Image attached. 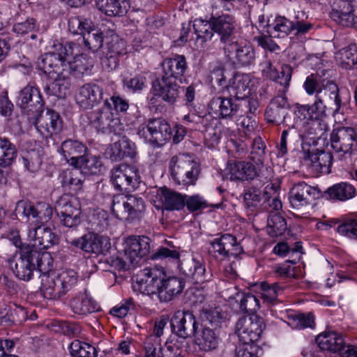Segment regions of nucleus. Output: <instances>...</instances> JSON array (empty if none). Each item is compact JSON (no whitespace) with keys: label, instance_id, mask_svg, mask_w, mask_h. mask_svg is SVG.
Segmentation results:
<instances>
[{"label":"nucleus","instance_id":"31","mask_svg":"<svg viewBox=\"0 0 357 357\" xmlns=\"http://www.w3.org/2000/svg\"><path fill=\"white\" fill-rule=\"evenodd\" d=\"M194 335L195 344L204 351L215 349L220 340L218 330L207 326L206 323L202 325L201 331L197 330Z\"/></svg>","mask_w":357,"mask_h":357},{"label":"nucleus","instance_id":"49","mask_svg":"<svg viewBox=\"0 0 357 357\" xmlns=\"http://www.w3.org/2000/svg\"><path fill=\"white\" fill-rule=\"evenodd\" d=\"M338 59L342 68H357V45L351 44L342 49L338 53Z\"/></svg>","mask_w":357,"mask_h":357},{"label":"nucleus","instance_id":"36","mask_svg":"<svg viewBox=\"0 0 357 357\" xmlns=\"http://www.w3.org/2000/svg\"><path fill=\"white\" fill-rule=\"evenodd\" d=\"M316 342L323 351L339 352L344 344L341 335L335 331L324 332L316 337Z\"/></svg>","mask_w":357,"mask_h":357},{"label":"nucleus","instance_id":"17","mask_svg":"<svg viewBox=\"0 0 357 357\" xmlns=\"http://www.w3.org/2000/svg\"><path fill=\"white\" fill-rule=\"evenodd\" d=\"M171 327L173 333L185 340L195 334L198 322L191 312L178 310L171 319Z\"/></svg>","mask_w":357,"mask_h":357},{"label":"nucleus","instance_id":"37","mask_svg":"<svg viewBox=\"0 0 357 357\" xmlns=\"http://www.w3.org/2000/svg\"><path fill=\"white\" fill-rule=\"evenodd\" d=\"M95 6L108 16H123L128 8L127 0H95Z\"/></svg>","mask_w":357,"mask_h":357},{"label":"nucleus","instance_id":"52","mask_svg":"<svg viewBox=\"0 0 357 357\" xmlns=\"http://www.w3.org/2000/svg\"><path fill=\"white\" fill-rule=\"evenodd\" d=\"M209 79L211 86L219 91H223L228 86L225 68L221 66H217L213 68L209 75Z\"/></svg>","mask_w":357,"mask_h":357},{"label":"nucleus","instance_id":"15","mask_svg":"<svg viewBox=\"0 0 357 357\" xmlns=\"http://www.w3.org/2000/svg\"><path fill=\"white\" fill-rule=\"evenodd\" d=\"M139 178L138 170L132 165L122 163L111 170V181L115 188L120 191L135 189Z\"/></svg>","mask_w":357,"mask_h":357},{"label":"nucleus","instance_id":"10","mask_svg":"<svg viewBox=\"0 0 357 357\" xmlns=\"http://www.w3.org/2000/svg\"><path fill=\"white\" fill-rule=\"evenodd\" d=\"M166 277L164 270L158 267L146 268L136 275V282L139 291L149 296L158 297L162 281Z\"/></svg>","mask_w":357,"mask_h":357},{"label":"nucleus","instance_id":"40","mask_svg":"<svg viewBox=\"0 0 357 357\" xmlns=\"http://www.w3.org/2000/svg\"><path fill=\"white\" fill-rule=\"evenodd\" d=\"M163 207L167 211L181 210L185 206V196L166 187L160 189Z\"/></svg>","mask_w":357,"mask_h":357},{"label":"nucleus","instance_id":"9","mask_svg":"<svg viewBox=\"0 0 357 357\" xmlns=\"http://www.w3.org/2000/svg\"><path fill=\"white\" fill-rule=\"evenodd\" d=\"M144 199L134 195H119L114 197L112 212L120 220L139 219L145 212Z\"/></svg>","mask_w":357,"mask_h":357},{"label":"nucleus","instance_id":"34","mask_svg":"<svg viewBox=\"0 0 357 357\" xmlns=\"http://www.w3.org/2000/svg\"><path fill=\"white\" fill-rule=\"evenodd\" d=\"M250 78L248 75L235 74L227 87L229 96L237 100H245L250 94Z\"/></svg>","mask_w":357,"mask_h":357},{"label":"nucleus","instance_id":"25","mask_svg":"<svg viewBox=\"0 0 357 357\" xmlns=\"http://www.w3.org/2000/svg\"><path fill=\"white\" fill-rule=\"evenodd\" d=\"M31 118L35 119V126L43 135L56 134L61 130L62 120L59 114L53 110L48 109L45 114L43 111L40 114H33Z\"/></svg>","mask_w":357,"mask_h":357},{"label":"nucleus","instance_id":"19","mask_svg":"<svg viewBox=\"0 0 357 357\" xmlns=\"http://www.w3.org/2000/svg\"><path fill=\"white\" fill-rule=\"evenodd\" d=\"M28 239L33 246L37 250L41 252L42 250L47 249L55 245L59 241L58 236L52 231V229L44 225L30 224L27 234Z\"/></svg>","mask_w":357,"mask_h":357},{"label":"nucleus","instance_id":"47","mask_svg":"<svg viewBox=\"0 0 357 357\" xmlns=\"http://www.w3.org/2000/svg\"><path fill=\"white\" fill-rule=\"evenodd\" d=\"M287 230V222L285 218L279 213H271L268 217L266 231L271 237L281 236Z\"/></svg>","mask_w":357,"mask_h":357},{"label":"nucleus","instance_id":"56","mask_svg":"<svg viewBox=\"0 0 357 357\" xmlns=\"http://www.w3.org/2000/svg\"><path fill=\"white\" fill-rule=\"evenodd\" d=\"M262 195L261 190L255 187L245 190L243 193L245 206L252 209L257 208L262 199Z\"/></svg>","mask_w":357,"mask_h":357},{"label":"nucleus","instance_id":"62","mask_svg":"<svg viewBox=\"0 0 357 357\" xmlns=\"http://www.w3.org/2000/svg\"><path fill=\"white\" fill-rule=\"evenodd\" d=\"M337 231L350 238H357V220H349L340 225L337 229Z\"/></svg>","mask_w":357,"mask_h":357},{"label":"nucleus","instance_id":"57","mask_svg":"<svg viewBox=\"0 0 357 357\" xmlns=\"http://www.w3.org/2000/svg\"><path fill=\"white\" fill-rule=\"evenodd\" d=\"M15 211L17 215L24 217L28 220H36V204L34 205L27 200H20L16 204Z\"/></svg>","mask_w":357,"mask_h":357},{"label":"nucleus","instance_id":"50","mask_svg":"<svg viewBox=\"0 0 357 357\" xmlns=\"http://www.w3.org/2000/svg\"><path fill=\"white\" fill-rule=\"evenodd\" d=\"M114 121L112 119V112L109 107H103L95 114L93 124L98 132H105L110 130L111 123Z\"/></svg>","mask_w":357,"mask_h":357},{"label":"nucleus","instance_id":"60","mask_svg":"<svg viewBox=\"0 0 357 357\" xmlns=\"http://www.w3.org/2000/svg\"><path fill=\"white\" fill-rule=\"evenodd\" d=\"M52 215V208L45 202L36 204V225H44L48 222Z\"/></svg>","mask_w":357,"mask_h":357},{"label":"nucleus","instance_id":"38","mask_svg":"<svg viewBox=\"0 0 357 357\" xmlns=\"http://www.w3.org/2000/svg\"><path fill=\"white\" fill-rule=\"evenodd\" d=\"M294 31V22L284 17H277L267 24V32L274 38H284Z\"/></svg>","mask_w":357,"mask_h":357},{"label":"nucleus","instance_id":"39","mask_svg":"<svg viewBox=\"0 0 357 357\" xmlns=\"http://www.w3.org/2000/svg\"><path fill=\"white\" fill-rule=\"evenodd\" d=\"M265 116L268 122L276 124L283 123L289 128L288 129H294V124L296 123V119L294 116V114L288 115L287 112L278 108L275 105H268L265 112Z\"/></svg>","mask_w":357,"mask_h":357},{"label":"nucleus","instance_id":"29","mask_svg":"<svg viewBox=\"0 0 357 357\" xmlns=\"http://www.w3.org/2000/svg\"><path fill=\"white\" fill-rule=\"evenodd\" d=\"M180 268L183 275L193 283H203L210 278L209 273L206 272L205 264L199 260L193 259L182 262Z\"/></svg>","mask_w":357,"mask_h":357},{"label":"nucleus","instance_id":"41","mask_svg":"<svg viewBox=\"0 0 357 357\" xmlns=\"http://www.w3.org/2000/svg\"><path fill=\"white\" fill-rule=\"evenodd\" d=\"M325 194L331 199L345 201L355 196L356 188L349 183L341 182L328 188Z\"/></svg>","mask_w":357,"mask_h":357},{"label":"nucleus","instance_id":"24","mask_svg":"<svg viewBox=\"0 0 357 357\" xmlns=\"http://www.w3.org/2000/svg\"><path fill=\"white\" fill-rule=\"evenodd\" d=\"M105 155L112 161H121L124 158L133 159L137 155L135 144L126 137L109 144L105 150Z\"/></svg>","mask_w":357,"mask_h":357},{"label":"nucleus","instance_id":"2","mask_svg":"<svg viewBox=\"0 0 357 357\" xmlns=\"http://www.w3.org/2000/svg\"><path fill=\"white\" fill-rule=\"evenodd\" d=\"M73 43H54L52 52L44 54L38 58L37 65L39 69L53 79L47 85L45 91H54L56 93L66 90L68 82L67 79L68 69H63L66 65V59L73 54Z\"/></svg>","mask_w":357,"mask_h":357},{"label":"nucleus","instance_id":"51","mask_svg":"<svg viewBox=\"0 0 357 357\" xmlns=\"http://www.w3.org/2000/svg\"><path fill=\"white\" fill-rule=\"evenodd\" d=\"M108 226V213L101 208L94 209L91 216V233H100L107 229Z\"/></svg>","mask_w":357,"mask_h":357},{"label":"nucleus","instance_id":"45","mask_svg":"<svg viewBox=\"0 0 357 357\" xmlns=\"http://www.w3.org/2000/svg\"><path fill=\"white\" fill-rule=\"evenodd\" d=\"M353 7L333 6L331 13V18L344 26H351L355 24Z\"/></svg>","mask_w":357,"mask_h":357},{"label":"nucleus","instance_id":"43","mask_svg":"<svg viewBox=\"0 0 357 357\" xmlns=\"http://www.w3.org/2000/svg\"><path fill=\"white\" fill-rule=\"evenodd\" d=\"M193 28L197 36V43H199L202 47H204L206 43L212 39L214 35L211 17L208 21L201 19L194 21Z\"/></svg>","mask_w":357,"mask_h":357},{"label":"nucleus","instance_id":"5","mask_svg":"<svg viewBox=\"0 0 357 357\" xmlns=\"http://www.w3.org/2000/svg\"><path fill=\"white\" fill-rule=\"evenodd\" d=\"M42 274L41 291L48 299H58L64 296L77 281V273L72 269Z\"/></svg>","mask_w":357,"mask_h":357},{"label":"nucleus","instance_id":"28","mask_svg":"<svg viewBox=\"0 0 357 357\" xmlns=\"http://www.w3.org/2000/svg\"><path fill=\"white\" fill-rule=\"evenodd\" d=\"M89 68V59L86 54L82 53L81 54L77 55L74 57V59L71 62L66 63V65L63 68V69H68V86L66 90L62 92H54L52 90H48L47 92L50 95L55 96L60 98H63L66 97L67 93L69 91V88L70 86V75L73 73V75L76 77H80L84 74L88 70Z\"/></svg>","mask_w":357,"mask_h":357},{"label":"nucleus","instance_id":"46","mask_svg":"<svg viewBox=\"0 0 357 357\" xmlns=\"http://www.w3.org/2000/svg\"><path fill=\"white\" fill-rule=\"evenodd\" d=\"M55 210L59 215L81 213L77 201L68 195H63L56 201Z\"/></svg>","mask_w":357,"mask_h":357},{"label":"nucleus","instance_id":"53","mask_svg":"<svg viewBox=\"0 0 357 357\" xmlns=\"http://www.w3.org/2000/svg\"><path fill=\"white\" fill-rule=\"evenodd\" d=\"M261 349L255 343L241 342L235 349V357H259Z\"/></svg>","mask_w":357,"mask_h":357},{"label":"nucleus","instance_id":"14","mask_svg":"<svg viewBox=\"0 0 357 357\" xmlns=\"http://www.w3.org/2000/svg\"><path fill=\"white\" fill-rule=\"evenodd\" d=\"M222 48L225 56L234 64L248 66L255 63V50L246 40L236 39Z\"/></svg>","mask_w":357,"mask_h":357},{"label":"nucleus","instance_id":"21","mask_svg":"<svg viewBox=\"0 0 357 357\" xmlns=\"http://www.w3.org/2000/svg\"><path fill=\"white\" fill-rule=\"evenodd\" d=\"M317 188L312 187L304 182L298 183L291 189L289 200L292 208L301 211L310 204L311 202L319 197Z\"/></svg>","mask_w":357,"mask_h":357},{"label":"nucleus","instance_id":"26","mask_svg":"<svg viewBox=\"0 0 357 357\" xmlns=\"http://www.w3.org/2000/svg\"><path fill=\"white\" fill-rule=\"evenodd\" d=\"M211 23L214 33H216L220 37V40L223 44V47H226L228 44H231L236 40L234 36L236 28L234 21L231 15L212 16Z\"/></svg>","mask_w":357,"mask_h":357},{"label":"nucleus","instance_id":"33","mask_svg":"<svg viewBox=\"0 0 357 357\" xmlns=\"http://www.w3.org/2000/svg\"><path fill=\"white\" fill-rule=\"evenodd\" d=\"M239 105L234 103L231 98L215 97L211 100L209 107L211 112L218 117L227 119L235 116L238 110Z\"/></svg>","mask_w":357,"mask_h":357},{"label":"nucleus","instance_id":"64","mask_svg":"<svg viewBox=\"0 0 357 357\" xmlns=\"http://www.w3.org/2000/svg\"><path fill=\"white\" fill-rule=\"evenodd\" d=\"M24 167L30 172H35L42 164V158L37 152L29 153L23 157Z\"/></svg>","mask_w":357,"mask_h":357},{"label":"nucleus","instance_id":"23","mask_svg":"<svg viewBox=\"0 0 357 357\" xmlns=\"http://www.w3.org/2000/svg\"><path fill=\"white\" fill-rule=\"evenodd\" d=\"M86 148L82 143L70 139L64 141L61 147L63 156L66 159L69 158L75 168L80 169V173H87L89 170L86 156L77 155L86 151Z\"/></svg>","mask_w":357,"mask_h":357},{"label":"nucleus","instance_id":"63","mask_svg":"<svg viewBox=\"0 0 357 357\" xmlns=\"http://www.w3.org/2000/svg\"><path fill=\"white\" fill-rule=\"evenodd\" d=\"M153 259H166L169 260H178L180 258V253L178 250L174 247L170 248H160L152 256Z\"/></svg>","mask_w":357,"mask_h":357},{"label":"nucleus","instance_id":"12","mask_svg":"<svg viewBox=\"0 0 357 357\" xmlns=\"http://www.w3.org/2000/svg\"><path fill=\"white\" fill-rule=\"evenodd\" d=\"M182 91L178 81L162 77L153 82L151 89L153 96L150 98L149 102L155 104L156 98H160L165 102L174 104L179 98Z\"/></svg>","mask_w":357,"mask_h":357},{"label":"nucleus","instance_id":"42","mask_svg":"<svg viewBox=\"0 0 357 357\" xmlns=\"http://www.w3.org/2000/svg\"><path fill=\"white\" fill-rule=\"evenodd\" d=\"M105 107H109V111L114 109L117 114H126L130 109L133 111L135 119L140 116V111L139 108L135 105H130L128 101L119 95H114L110 98L109 101L107 100L105 102Z\"/></svg>","mask_w":357,"mask_h":357},{"label":"nucleus","instance_id":"7","mask_svg":"<svg viewBox=\"0 0 357 357\" xmlns=\"http://www.w3.org/2000/svg\"><path fill=\"white\" fill-rule=\"evenodd\" d=\"M151 240L147 236H135L127 239L123 255L114 261L119 268L128 270L135 266L150 251Z\"/></svg>","mask_w":357,"mask_h":357},{"label":"nucleus","instance_id":"6","mask_svg":"<svg viewBox=\"0 0 357 357\" xmlns=\"http://www.w3.org/2000/svg\"><path fill=\"white\" fill-rule=\"evenodd\" d=\"M169 167L173 179L178 185H195L200 172L199 165L185 154L173 156Z\"/></svg>","mask_w":357,"mask_h":357},{"label":"nucleus","instance_id":"11","mask_svg":"<svg viewBox=\"0 0 357 357\" xmlns=\"http://www.w3.org/2000/svg\"><path fill=\"white\" fill-rule=\"evenodd\" d=\"M265 328L264 320L257 314L243 317L236 324V331L240 342L255 343Z\"/></svg>","mask_w":357,"mask_h":357},{"label":"nucleus","instance_id":"32","mask_svg":"<svg viewBox=\"0 0 357 357\" xmlns=\"http://www.w3.org/2000/svg\"><path fill=\"white\" fill-rule=\"evenodd\" d=\"M187 68L185 58L183 55H176L165 59L162 62V77L172 78L181 83L182 76Z\"/></svg>","mask_w":357,"mask_h":357},{"label":"nucleus","instance_id":"4","mask_svg":"<svg viewBox=\"0 0 357 357\" xmlns=\"http://www.w3.org/2000/svg\"><path fill=\"white\" fill-rule=\"evenodd\" d=\"M328 130V123L324 119L301 120L297 119L294 129L284 130L282 132L278 146L282 155L287 152V142H294L305 139H326Z\"/></svg>","mask_w":357,"mask_h":357},{"label":"nucleus","instance_id":"16","mask_svg":"<svg viewBox=\"0 0 357 357\" xmlns=\"http://www.w3.org/2000/svg\"><path fill=\"white\" fill-rule=\"evenodd\" d=\"M210 252L215 257L224 259L231 256L238 257L243 252V247L235 236L224 234L210 241Z\"/></svg>","mask_w":357,"mask_h":357},{"label":"nucleus","instance_id":"13","mask_svg":"<svg viewBox=\"0 0 357 357\" xmlns=\"http://www.w3.org/2000/svg\"><path fill=\"white\" fill-rule=\"evenodd\" d=\"M332 149L344 154L357 153V133L350 127L334 128L330 135Z\"/></svg>","mask_w":357,"mask_h":357},{"label":"nucleus","instance_id":"22","mask_svg":"<svg viewBox=\"0 0 357 357\" xmlns=\"http://www.w3.org/2000/svg\"><path fill=\"white\" fill-rule=\"evenodd\" d=\"M303 160L312 172L329 174L333 162V155L329 152L313 149L304 151Z\"/></svg>","mask_w":357,"mask_h":357},{"label":"nucleus","instance_id":"58","mask_svg":"<svg viewBox=\"0 0 357 357\" xmlns=\"http://www.w3.org/2000/svg\"><path fill=\"white\" fill-rule=\"evenodd\" d=\"M185 206L188 211L194 212L207 208L208 204L204 197L199 195H185Z\"/></svg>","mask_w":357,"mask_h":357},{"label":"nucleus","instance_id":"18","mask_svg":"<svg viewBox=\"0 0 357 357\" xmlns=\"http://www.w3.org/2000/svg\"><path fill=\"white\" fill-rule=\"evenodd\" d=\"M110 245L107 236L99 235L97 232L91 233V264L94 271H104L107 268L105 255Z\"/></svg>","mask_w":357,"mask_h":357},{"label":"nucleus","instance_id":"48","mask_svg":"<svg viewBox=\"0 0 357 357\" xmlns=\"http://www.w3.org/2000/svg\"><path fill=\"white\" fill-rule=\"evenodd\" d=\"M235 299L239 303V309L243 313L255 312L260 307L259 300L252 294L238 292L236 294Z\"/></svg>","mask_w":357,"mask_h":357},{"label":"nucleus","instance_id":"20","mask_svg":"<svg viewBox=\"0 0 357 357\" xmlns=\"http://www.w3.org/2000/svg\"><path fill=\"white\" fill-rule=\"evenodd\" d=\"M17 103L29 116L40 114L44 107V101L39 89L31 84L21 90Z\"/></svg>","mask_w":357,"mask_h":357},{"label":"nucleus","instance_id":"1","mask_svg":"<svg viewBox=\"0 0 357 357\" xmlns=\"http://www.w3.org/2000/svg\"><path fill=\"white\" fill-rule=\"evenodd\" d=\"M303 86L307 95L313 96L314 101L312 105H296L294 112L296 120L324 119L326 110L331 111L333 115L342 112V107L346 102L333 80L324 78L318 73H312L306 77Z\"/></svg>","mask_w":357,"mask_h":357},{"label":"nucleus","instance_id":"54","mask_svg":"<svg viewBox=\"0 0 357 357\" xmlns=\"http://www.w3.org/2000/svg\"><path fill=\"white\" fill-rule=\"evenodd\" d=\"M202 318L204 319V324L206 323L207 326L217 329L225 317L219 307H214L204 309L203 310Z\"/></svg>","mask_w":357,"mask_h":357},{"label":"nucleus","instance_id":"35","mask_svg":"<svg viewBox=\"0 0 357 357\" xmlns=\"http://www.w3.org/2000/svg\"><path fill=\"white\" fill-rule=\"evenodd\" d=\"M184 287L183 280L176 277L164 278L158 298L162 302H167L180 294Z\"/></svg>","mask_w":357,"mask_h":357},{"label":"nucleus","instance_id":"59","mask_svg":"<svg viewBox=\"0 0 357 357\" xmlns=\"http://www.w3.org/2000/svg\"><path fill=\"white\" fill-rule=\"evenodd\" d=\"M291 73L292 68L289 65L285 64L281 66V70L278 73L275 79H273L282 87L278 90L279 91L286 92L291 78Z\"/></svg>","mask_w":357,"mask_h":357},{"label":"nucleus","instance_id":"8","mask_svg":"<svg viewBox=\"0 0 357 357\" xmlns=\"http://www.w3.org/2000/svg\"><path fill=\"white\" fill-rule=\"evenodd\" d=\"M137 133L146 142L161 146L172 139V130L165 119L153 118L140 125Z\"/></svg>","mask_w":357,"mask_h":357},{"label":"nucleus","instance_id":"27","mask_svg":"<svg viewBox=\"0 0 357 357\" xmlns=\"http://www.w3.org/2000/svg\"><path fill=\"white\" fill-rule=\"evenodd\" d=\"M227 178L231 181L253 180L258 176L255 166L245 161L229 162L226 168Z\"/></svg>","mask_w":357,"mask_h":357},{"label":"nucleus","instance_id":"3","mask_svg":"<svg viewBox=\"0 0 357 357\" xmlns=\"http://www.w3.org/2000/svg\"><path fill=\"white\" fill-rule=\"evenodd\" d=\"M10 266L17 278L28 282L35 274L50 272L53 268V259L49 252L24 245L19 250V257L10 261Z\"/></svg>","mask_w":357,"mask_h":357},{"label":"nucleus","instance_id":"30","mask_svg":"<svg viewBox=\"0 0 357 357\" xmlns=\"http://www.w3.org/2000/svg\"><path fill=\"white\" fill-rule=\"evenodd\" d=\"M180 268L183 275L193 283H203L210 278L209 273L206 272L205 264L199 260L193 259L182 262Z\"/></svg>","mask_w":357,"mask_h":357},{"label":"nucleus","instance_id":"61","mask_svg":"<svg viewBox=\"0 0 357 357\" xmlns=\"http://www.w3.org/2000/svg\"><path fill=\"white\" fill-rule=\"evenodd\" d=\"M146 78L137 75L131 78H126L123 81V87L133 93L141 91L145 86Z\"/></svg>","mask_w":357,"mask_h":357},{"label":"nucleus","instance_id":"44","mask_svg":"<svg viewBox=\"0 0 357 357\" xmlns=\"http://www.w3.org/2000/svg\"><path fill=\"white\" fill-rule=\"evenodd\" d=\"M17 155L15 144L7 138H0V167H6L13 164Z\"/></svg>","mask_w":357,"mask_h":357},{"label":"nucleus","instance_id":"55","mask_svg":"<svg viewBox=\"0 0 357 357\" xmlns=\"http://www.w3.org/2000/svg\"><path fill=\"white\" fill-rule=\"evenodd\" d=\"M260 288L262 291L261 297L269 303L276 301L278 295L282 292V288L277 282L270 284L263 282L260 284Z\"/></svg>","mask_w":357,"mask_h":357}]
</instances>
